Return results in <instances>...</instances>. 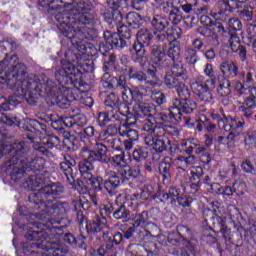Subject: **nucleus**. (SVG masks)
Listing matches in <instances>:
<instances>
[{
	"label": "nucleus",
	"instance_id": "f257e3e1",
	"mask_svg": "<svg viewBox=\"0 0 256 256\" xmlns=\"http://www.w3.org/2000/svg\"><path fill=\"white\" fill-rule=\"evenodd\" d=\"M63 193H65V186H63L61 182H50V184L43 186L37 192L30 193L28 196V201L34 205V209L37 211H39L41 207H44V209L36 213H31L27 207L20 206L18 208V213L22 217H25L26 221H35V219L41 221L51 233L63 231V229H67L69 225H56H61L63 221L61 215L63 211L64 213L69 211V203H53L54 201H57V198L61 197Z\"/></svg>",
	"mask_w": 256,
	"mask_h": 256
},
{
	"label": "nucleus",
	"instance_id": "f03ea898",
	"mask_svg": "<svg viewBox=\"0 0 256 256\" xmlns=\"http://www.w3.org/2000/svg\"><path fill=\"white\" fill-rule=\"evenodd\" d=\"M60 33L69 39L74 49L68 48L65 51L64 58L61 60V69L55 72V79L62 89H65L67 85L77 87L83 77V73L77 68V65H81L83 55L87 53L89 45L79 39L81 31L75 26L62 24L60 25Z\"/></svg>",
	"mask_w": 256,
	"mask_h": 256
},
{
	"label": "nucleus",
	"instance_id": "7ed1b4c3",
	"mask_svg": "<svg viewBox=\"0 0 256 256\" xmlns=\"http://www.w3.org/2000/svg\"><path fill=\"white\" fill-rule=\"evenodd\" d=\"M0 83L8 89L15 90V85L21 83L26 102L37 107L39 99L43 97V89L47 87L45 80L34 74L27 75V67L23 63L12 64L11 67L0 73Z\"/></svg>",
	"mask_w": 256,
	"mask_h": 256
},
{
	"label": "nucleus",
	"instance_id": "20e7f679",
	"mask_svg": "<svg viewBox=\"0 0 256 256\" xmlns=\"http://www.w3.org/2000/svg\"><path fill=\"white\" fill-rule=\"evenodd\" d=\"M22 235L25 241L20 247L24 255L30 256H65L69 253V247L55 240L51 241L45 230L39 229L37 223L27 222L22 225Z\"/></svg>",
	"mask_w": 256,
	"mask_h": 256
},
{
	"label": "nucleus",
	"instance_id": "39448f33",
	"mask_svg": "<svg viewBox=\"0 0 256 256\" xmlns=\"http://www.w3.org/2000/svg\"><path fill=\"white\" fill-rule=\"evenodd\" d=\"M83 13L79 12L77 9H70L56 12L54 14V19L57 21V27L59 33H61V25H67V27H76L79 29L81 35L78 37L85 45H88L87 49H91V43H87L85 40H83V37L85 39H88L89 41H95L97 37H99V32H97V29L95 28H88L86 32L83 33L81 31V25H91L93 21H95V14L91 12H87L89 10H81Z\"/></svg>",
	"mask_w": 256,
	"mask_h": 256
},
{
	"label": "nucleus",
	"instance_id": "423d86ee",
	"mask_svg": "<svg viewBox=\"0 0 256 256\" xmlns=\"http://www.w3.org/2000/svg\"><path fill=\"white\" fill-rule=\"evenodd\" d=\"M167 241L173 247L180 248L179 256H196L199 240L191 238V228L187 225L179 224L175 231L168 233Z\"/></svg>",
	"mask_w": 256,
	"mask_h": 256
},
{
	"label": "nucleus",
	"instance_id": "0eeeda50",
	"mask_svg": "<svg viewBox=\"0 0 256 256\" xmlns=\"http://www.w3.org/2000/svg\"><path fill=\"white\" fill-rule=\"evenodd\" d=\"M7 139V133L0 130V159H3L4 155H9L8 161L10 163H27L29 159L30 148L25 141H16L10 144Z\"/></svg>",
	"mask_w": 256,
	"mask_h": 256
},
{
	"label": "nucleus",
	"instance_id": "6e6552de",
	"mask_svg": "<svg viewBox=\"0 0 256 256\" xmlns=\"http://www.w3.org/2000/svg\"><path fill=\"white\" fill-rule=\"evenodd\" d=\"M131 37V29L127 25L120 24L118 32L105 30L103 33L104 40L99 44V51L104 57H107L109 51L113 49H125L127 40Z\"/></svg>",
	"mask_w": 256,
	"mask_h": 256
},
{
	"label": "nucleus",
	"instance_id": "1a4fd4ad",
	"mask_svg": "<svg viewBox=\"0 0 256 256\" xmlns=\"http://www.w3.org/2000/svg\"><path fill=\"white\" fill-rule=\"evenodd\" d=\"M153 41V31L148 28H142L137 32L136 41L133 43L131 51L134 53L133 59L136 63H143L147 57L145 47H149Z\"/></svg>",
	"mask_w": 256,
	"mask_h": 256
},
{
	"label": "nucleus",
	"instance_id": "9d476101",
	"mask_svg": "<svg viewBox=\"0 0 256 256\" xmlns=\"http://www.w3.org/2000/svg\"><path fill=\"white\" fill-rule=\"evenodd\" d=\"M187 79H189V76L183 64L174 63L171 69L165 73L163 83L167 89H175L182 82H186Z\"/></svg>",
	"mask_w": 256,
	"mask_h": 256
},
{
	"label": "nucleus",
	"instance_id": "9b49d317",
	"mask_svg": "<svg viewBox=\"0 0 256 256\" xmlns=\"http://www.w3.org/2000/svg\"><path fill=\"white\" fill-rule=\"evenodd\" d=\"M211 220L213 228H210L214 233H221L225 241H231V229L227 227V217L223 216L221 209L215 203L212 204Z\"/></svg>",
	"mask_w": 256,
	"mask_h": 256
},
{
	"label": "nucleus",
	"instance_id": "f8f14e48",
	"mask_svg": "<svg viewBox=\"0 0 256 256\" xmlns=\"http://www.w3.org/2000/svg\"><path fill=\"white\" fill-rule=\"evenodd\" d=\"M2 121L5 125L13 129H22L28 133H37V131H39V120L31 118L21 119L17 116H7V114H3Z\"/></svg>",
	"mask_w": 256,
	"mask_h": 256
},
{
	"label": "nucleus",
	"instance_id": "ddd939ff",
	"mask_svg": "<svg viewBox=\"0 0 256 256\" xmlns=\"http://www.w3.org/2000/svg\"><path fill=\"white\" fill-rule=\"evenodd\" d=\"M6 165L8 167V171H9V176L10 179L12 181H21V179H25V177H27L28 175V171H27V162H15V163H11L10 160H8L6 162Z\"/></svg>",
	"mask_w": 256,
	"mask_h": 256
},
{
	"label": "nucleus",
	"instance_id": "4468645a",
	"mask_svg": "<svg viewBox=\"0 0 256 256\" xmlns=\"http://www.w3.org/2000/svg\"><path fill=\"white\" fill-rule=\"evenodd\" d=\"M121 183H123L121 174L119 175L115 172H110L104 180V189L107 191L108 195L113 197V195H117Z\"/></svg>",
	"mask_w": 256,
	"mask_h": 256
},
{
	"label": "nucleus",
	"instance_id": "2eb2a0df",
	"mask_svg": "<svg viewBox=\"0 0 256 256\" xmlns=\"http://www.w3.org/2000/svg\"><path fill=\"white\" fill-rule=\"evenodd\" d=\"M115 203L116 207L113 213L114 219L117 221H122V223H128V221L131 219V210H129L124 200L121 201L119 198H117Z\"/></svg>",
	"mask_w": 256,
	"mask_h": 256
},
{
	"label": "nucleus",
	"instance_id": "dca6fc26",
	"mask_svg": "<svg viewBox=\"0 0 256 256\" xmlns=\"http://www.w3.org/2000/svg\"><path fill=\"white\" fill-rule=\"evenodd\" d=\"M26 171H28V173H33L36 175H44L45 159H43V157L31 158L29 156L26 162Z\"/></svg>",
	"mask_w": 256,
	"mask_h": 256
},
{
	"label": "nucleus",
	"instance_id": "f3484780",
	"mask_svg": "<svg viewBox=\"0 0 256 256\" xmlns=\"http://www.w3.org/2000/svg\"><path fill=\"white\" fill-rule=\"evenodd\" d=\"M63 240L65 243H68V245H71V247H78V249L87 251V243H85V241H87V237L83 234L76 237L75 234L68 232L64 234Z\"/></svg>",
	"mask_w": 256,
	"mask_h": 256
},
{
	"label": "nucleus",
	"instance_id": "a211bd4d",
	"mask_svg": "<svg viewBox=\"0 0 256 256\" xmlns=\"http://www.w3.org/2000/svg\"><path fill=\"white\" fill-rule=\"evenodd\" d=\"M149 56L156 67H163V61H165L167 53H165V48H163V46L154 44L150 47Z\"/></svg>",
	"mask_w": 256,
	"mask_h": 256
},
{
	"label": "nucleus",
	"instance_id": "6ab92c4d",
	"mask_svg": "<svg viewBox=\"0 0 256 256\" xmlns=\"http://www.w3.org/2000/svg\"><path fill=\"white\" fill-rule=\"evenodd\" d=\"M194 95L198 97L200 101H209L213 99L212 91L209 90V86L203 84V81H196L193 83Z\"/></svg>",
	"mask_w": 256,
	"mask_h": 256
},
{
	"label": "nucleus",
	"instance_id": "aec40b11",
	"mask_svg": "<svg viewBox=\"0 0 256 256\" xmlns=\"http://www.w3.org/2000/svg\"><path fill=\"white\" fill-rule=\"evenodd\" d=\"M122 100L124 103H122V107L126 109L124 112H120V115H123V117H126V121H129L131 117H133V113L129 111V106L133 105V89L131 88H124L122 92Z\"/></svg>",
	"mask_w": 256,
	"mask_h": 256
},
{
	"label": "nucleus",
	"instance_id": "412c9836",
	"mask_svg": "<svg viewBox=\"0 0 256 256\" xmlns=\"http://www.w3.org/2000/svg\"><path fill=\"white\" fill-rule=\"evenodd\" d=\"M26 180L25 183L30 189V191H35L37 187H45V185H50L51 183L45 184V175L44 174H33V173H28L26 175ZM40 188V189H41Z\"/></svg>",
	"mask_w": 256,
	"mask_h": 256
},
{
	"label": "nucleus",
	"instance_id": "4be33fe9",
	"mask_svg": "<svg viewBox=\"0 0 256 256\" xmlns=\"http://www.w3.org/2000/svg\"><path fill=\"white\" fill-rule=\"evenodd\" d=\"M102 239L105 243L106 249H113L115 245H121L125 238L123 233L115 232L114 234L110 235L109 232H103Z\"/></svg>",
	"mask_w": 256,
	"mask_h": 256
},
{
	"label": "nucleus",
	"instance_id": "5701e85b",
	"mask_svg": "<svg viewBox=\"0 0 256 256\" xmlns=\"http://www.w3.org/2000/svg\"><path fill=\"white\" fill-rule=\"evenodd\" d=\"M174 107L178 109L180 113L189 115V113H193L194 109H197V103H195V101H191L189 98L186 100L176 99L174 101Z\"/></svg>",
	"mask_w": 256,
	"mask_h": 256
},
{
	"label": "nucleus",
	"instance_id": "b1692460",
	"mask_svg": "<svg viewBox=\"0 0 256 256\" xmlns=\"http://www.w3.org/2000/svg\"><path fill=\"white\" fill-rule=\"evenodd\" d=\"M135 229V226L132 225L126 231H124L122 235L124 239L130 241V243H137V245H139V243H142L143 239H145V234H143L141 231L137 232Z\"/></svg>",
	"mask_w": 256,
	"mask_h": 256
},
{
	"label": "nucleus",
	"instance_id": "393cba45",
	"mask_svg": "<svg viewBox=\"0 0 256 256\" xmlns=\"http://www.w3.org/2000/svg\"><path fill=\"white\" fill-rule=\"evenodd\" d=\"M217 79H218L217 93L219 97H228V95H231V80L221 75H219Z\"/></svg>",
	"mask_w": 256,
	"mask_h": 256
},
{
	"label": "nucleus",
	"instance_id": "a878e982",
	"mask_svg": "<svg viewBox=\"0 0 256 256\" xmlns=\"http://www.w3.org/2000/svg\"><path fill=\"white\" fill-rule=\"evenodd\" d=\"M131 125H133V123H129V120H126V123L122 125L125 129L121 130V128H119V135L121 137H127L130 141H139V131L131 128Z\"/></svg>",
	"mask_w": 256,
	"mask_h": 256
},
{
	"label": "nucleus",
	"instance_id": "bb28decb",
	"mask_svg": "<svg viewBox=\"0 0 256 256\" xmlns=\"http://www.w3.org/2000/svg\"><path fill=\"white\" fill-rule=\"evenodd\" d=\"M145 143L148 145V147H152V149H154V151L157 153L167 151V143L163 139L148 136L145 138Z\"/></svg>",
	"mask_w": 256,
	"mask_h": 256
},
{
	"label": "nucleus",
	"instance_id": "cd10ccee",
	"mask_svg": "<svg viewBox=\"0 0 256 256\" xmlns=\"http://www.w3.org/2000/svg\"><path fill=\"white\" fill-rule=\"evenodd\" d=\"M120 177H122V183L125 184L128 181L139 182L141 178V170L139 168H128L127 170H123L120 173Z\"/></svg>",
	"mask_w": 256,
	"mask_h": 256
},
{
	"label": "nucleus",
	"instance_id": "c85d7f7f",
	"mask_svg": "<svg viewBox=\"0 0 256 256\" xmlns=\"http://www.w3.org/2000/svg\"><path fill=\"white\" fill-rule=\"evenodd\" d=\"M82 156L86 158L88 163H95L99 161L100 163H107V159L100 156L95 150H90L89 148L82 149Z\"/></svg>",
	"mask_w": 256,
	"mask_h": 256
},
{
	"label": "nucleus",
	"instance_id": "c756f323",
	"mask_svg": "<svg viewBox=\"0 0 256 256\" xmlns=\"http://www.w3.org/2000/svg\"><path fill=\"white\" fill-rule=\"evenodd\" d=\"M126 72L129 79L139 81L140 83H142V81H147V74L135 66H129L126 68Z\"/></svg>",
	"mask_w": 256,
	"mask_h": 256
},
{
	"label": "nucleus",
	"instance_id": "7c9ffc66",
	"mask_svg": "<svg viewBox=\"0 0 256 256\" xmlns=\"http://www.w3.org/2000/svg\"><path fill=\"white\" fill-rule=\"evenodd\" d=\"M104 105H106V107H110V109H117L119 113H123L121 111V107H123V102H121V98H119V95L115 93H110L106 97Z\"/></svg>",
	"mask_w": 256,
	"mask_h": 256
},
{
	"label": "nucleus",
	"instance_id": "2f4dec72",
	"mask_svg": "<svg viewBox=\"0 0 256 256\" xmlns=\"http://www.w3.org/2000/svg\"><path fill=\"white\" fill-rule=\"evenodd\" d=\"M126 21L132 29H140L143 25V16L137 12H129L126 15Z\"/></svg>",
	"mask_w": 256,
	"mask_h": 256
},
{
	"label": "nucleus",
	"instance_id": "473e14b6",
	"mask_svg": "<svg viewBox=\"0 0 256 256\" xmlns=\"http://www.w3.org/2000/svg\"><path fill=\"white\" fill-rule=\"evenodd\" d=\"M169 49L167 55L172 61H177L181 57V44L177 41V38L169 41Z\"/></svg>",
	"mask_w": 256,
	"mask_h": 256
},
{
	"label": "nucleus",
	"instance_id": "72a5a7b5",
	"mask_svg": "<svg viewBox=\"0 0 256 256\" xmlns=\"http://www.w3.org/2000/svg\"><path fill=\"white\" fill-rule=\"evenodd\" d=\"M101 81L104 89H119V79L109 72L103 74Z\"/></svg>",
	"mask_w": 256,
	"mask_h": 256
},
{
	"label": "nucleus",
	"instance_id": "f704fd0d",
	"mask_svg": "<svg viewBox=\"0 0 256 256\" xmlns=\"http://www.w3.org/2000/svg\"><path fill=\"white\" fill-rule=\"evenodd\" d=\"M52 104L57 105V107H60V109H69V107H71V103L69 102L62 90L54 95V97L52 98Z\"/></svg>",
	"mask_w": 256,
	"mask_h": 256
},
{
	"label": "nucleus",
	"instance_id": "c9c22d12",
	"mask_svg": "<svg viewBox=\"0 0 256 256\" xmlns=\"http://www.w3.org/2000/svg\"><path fill=\"white\" fill-rule=\"evenodd\" d=\"M151 25L156 31L161 33V31H165V29L169 27V20L161 15H154L151 20Z\"/></svg>",
	"mask_w": 256,
	"mask_h": 256
},
{
	"label": "nucleus",
	"instance_id": "e433bc0d",
	"mask_svg": "<svg viewBox=\"0 0 256 256\" xmlns=\"http://www.w3.org/2000/svg\"><path fill=\"white\" fill-rule=\"evenodd\" d=\"M146 85H151L155 87V85H159L161 83V79L157 75V68H149L146 71V80H144Z\"/></svg>",
	"mask_w": 256,
	"mask_h": 256
},
{
	"label": "nucleus",
	"instance_id": "4c0bfd02",
	"mask_svg": "<svg viewBox=\"0 0 256 256\" xmlns=\"http://www.w3.org/2000/svg\"><path fill=\"white\" fill-rule=\"evenodd\" d=\"M149 221V212L144 210L139 214H136V217L132 218V226L136 229L138 227H145Z\"/></svg>",
	"mask_w": 256,
	"mask_h": 256
},
{
	"label": "nucleus",
	"instance_id": "58836bf2",
	"mask_svg": "<svg viewBox=\"0 0 256 256\" xmlns=\"http://www.w3.org/2000/svg\"><path fill=\"white\" fill-rule=\"evenodd\" d=\"M65 1L67 0H38V5L40 7L46 8L48 7L49 11H58V9H61V5L57 4L55 6H51L53 5V3H64L65 5Z\"/></svg>",
	"mask_w": 256,
	"mask_h": 256
},
{
	"label": "nucleus",
	"instance_id": "ea45409f",
	"mask_svg": "<svg viewBox=\"0 0 256 256\" xmlns=\"http://www.w3.org/2000/svg\"><path fill=\"white\" fill-rule=\"evenodd\" d=\"M178 97L180 98V101L191 99V91H189V88L185 85V82L180 83V85L175 87Z\"/></svg>",
	"mask_w": 256,
	"mask_h": 256
},
{
	"label": "nucleus",
	"instance_id": "a19ab883",
	"mask_svg": "<svg viewBox=\"0 0 256 256\" xmlns=\"http://www.w3.org/2000/svg\"><path fill=\"white\" fill-rule=\"evenodd\" d=\"M149 157V152H147V148L138 147L133 151V159L137 163H141V161H145Z\"/></svg>",
	"mask_w": 256,
	"mask_h": 256
},
{
	"label": "nucleus",
	"instance_id": "79ce46f5",
	"mask_svg": "<svg viewBox=\"0 0 256 256\" xmlns=\"http://www.w3.org/2000/svg\"><path fill=\"white\" fill-rule=\"evenodd\" d=\"M154 109L149 103L142 102L138 105V113L143 115V117H153Z\"/></svg>",
	"mask_w": 256,
	"mask_h": 256
},
{
	"label": "nucleus",
	"instance_id": "37998d69",
	"mask_svg": "<svg viewBox=\"0 0 256 256\" xmlns=\"http://www.w3.org/2000/svg\"><path fill=\"white\" fill-rule=\"evenodd\" d=\"M86 229L90 233H101L103 229V226H101V218L97 217L96 220L90 221V223L86 225Z\"/></svg>",
	"mask_w": 256,
	"mask_h": 256
},
{
	"label": "nucleus",
	"instance_id": "c03bdc74",
	"mask_svg": "<svg viewBox=\"0 0 256 256\" xmlns=\"http://www.w3.org/2000/svg\"><path fill=\"white\" fill-rule=\"evenodd\" d=\"M88 185H91L92 189H94L95 193H98V191H103L104 189V180L101 176H94Z\"/></svg>",
	"mask_w": 256,
	"mask_h": 256
},
{
	"label": "nucleus",
	"instance_id": "a18cd8bd",
	"mask_svg": "<svg viewBox=\"0 0 256 256\" xmlns=\"http://www.w3.org/2000/svg\"><path fill=\"white\" fill-rule=\"evenodd\" d=\"M51 127L56 131H59V133H63L64 137H71V133L69 131H65V128H63V118L52 120Z\"/></svg>",
	"mask_w": 256,
	"mask_h": 256
},
{
	"label": "nucleus",
	"instance_id": "49530a36",
	"mask_svg": "<svg viewBox=\"0 0 256 256\" xmlns=\"http://www.w3.org/2000/svg\"><path fill=\"white\" fill-rule=\"evenodd\" d=\"M23 99H25V94H13L8 96L7 101L10 107H17V105H21L23 103Z\"/></svg>",
	"mask_w": 256,
	"mask_h": 256
},
{
	"label": "nucleus",
	"instance_id": "de8ad7c7",
	"mask_svg": "<svg viewBox=\"0 0 256 256\" xmlns=\"http://www.w3.org/2000/svg\"><path fill=\"white\" fill-rule=\"evenodd\" d=\"M151 99L154 101V103H157V105H164V103H167V97L165 96V93L161 91H153L151 94Z\"/></svg>",
	"mask_w": 256,
	"mask_h": 256
},
{
	"label": "nucleus",
	"instance_id": "09e8293b",
	"mask_svg": "<svg viewBox=\"0 0 256 256\" xmlns=\"http://www.w3.org/2000/svg\"><path fill=\"white\" fill-rule=\"evenodd\" d=\"M197 33L202 35V37H206V38L212 37V39H217V34H215V31H213V29L206 26V24L204 26L198 27Z\"/></svg>",
	"mask_w": 256,
	"mask_h": 256
},
{
	"label": "nucleus",
	"instance_id": "8fccbe9b",
	"mask_svg": "<svg viewBox=\"0 0 256 256\" xmlns=\"http://www.w3.org/2000/svg\"><path fill=\"white\" fill-rule=\"evenodd\" d=\"M112 117H115V114H111L110 112H100L98 114V125L100 127H105V125L111 121Z\"/></svg>",
	"mask_w": 256,
	"mask_h": 256
},
{
	"label": "nucleus",
	"instance_id": "3c124183",
	"mask_svg": "<svg viewBox=\"0 0 256 256\" xmlns=\"http://www.w3.org/2000/svg\"><path fill=\"white\" fill-rule=\"evenodd\" d=\"M86 184L87 182L78 179L75 183V186H73L72 189L78 191L80 195H87V193H89V187Z\"/></svg>",
	"mask_w": 256,
	"mask_h": 256
},
{
	"label": "nucleus",
	"instance_id": "603ef678",
	"mask_svg": "<svg viewBox=\"0 0 256 256\" xmlns=\"http://www.w3.org/2000/svg\"><path fill=\"white\" fill-rule=\"evenodd\" d=\"M125 3H127V0H106V5L111 11H119Z\"/></svg>",
	"mask_w": 256,
	"mask_h": 256
},
{
	"label": "nucleus",
	"instance_id": "864d4df0",
	"mask_svg": "<svg viewBox=\"0 0 256 256\" xmlns=\"http://www.w3.org/2000/svg\"><path fill=\"white\" fill-rule=\"evenodd\" d=\"M123 23V14L119 10L112 11V22L110 27H119Z\"/></svg>",
	"mask_w": 256,
	"mask_h": 256
},
{
	"label": "nucleus",
	"instance_id": "5fc2aeb1",
	"mask_svg": "<svg viewBox=\"0 0 256 256\" xmlns=\"http://www.w3.org/2000/svg\"><path fill=\"white\" fill-rule=\"evenodd\" d=\"M205 151H207V148L198 147L195 149V154L201 155V153H203L202 163H205V165H209V163H211V154H209Z\"/></svg>",
	"mask_w": 256,
	"mask_h": 256
},
{
	"label": "nucleus",
	"instance_id": "6e6d98bb",
	"mask_svg": "<svg viewBox=\"0 0 256 256\" xmlns=\"http://www.w3.org/2000/svg\"><path fill=\"white\" fill-rule=\"evenodd\" d=\"M78 169L81 175H84L85 173H89L93 169V164L88 163L87 159L84 158L83 162H79Z\"/></svg>",
	"mask_w": 256,
	"mask_h": 256
},
{
	"label": "nucleus",
	"instance_id": "4d7b16f0",
	"mask_svg": "<svg viewBox=\"0 0 256 256\" xmlns=\"http://www.w3.org/2000/svg\"><path fill=\"white\" fill-rule=\"evenodd\" d=\"M132 99L136 105H141L143 103V99H145V94H143L139 89H132Z\"/></svg>",
	"mask_w": 256,
	"mask_h": 256
},
{
	"label": "nucleus",
	"instance_id": "13d9d810",
	"mask_svg": "<svg viewBox=\"0 0 256 256\" xmlns=\"http://www.w3.org/2000/svg\"><path fill=\"white\" fill-rule=\"evenodd\" d=\"M239 137V132L230 131L228 136L226 137V146L228 149H232L235 147V138Z\"/></svg>",
	"mask_w": 256,
	"mask_h": 256
},
{
	"label": "nucleus",
	"instance_id": "bf43d9fd",
	"mask_svg": "<svg viewBox=\"0 0 256 256\" xmlns=\"http://www.w3.org/2000/svg\"><path fill=\"white\" fill-rule=\"evenodd\" d=\"M241 169L244 173H251L252 175L255 174V166H253V163L249 159L242 162Z\"/></svg>",
	"mask_w": 256,
	"mask_h": 256
},
{
	"label": "nucleus",
	"instance_id": "052dcab7",
	"mask_svg": "<svg viewBox=\"0 0 256 256\" xmlns=\"http://www.w3.org/2000/svg\"><path fill=\"white\" fill-rule=\"evenodd\" d=\"M176 201L178 205L181 207H191V203H193V199L185 196V195H180L176 198Z\"/></svg>",
	"mask_w": 256,
	"mask_h": 256
},
{
	"label": "nucleus",
	"instance_id": "680f3d73",
	"mask_svg": "<svg viewBox=\"0 0 256 256\" xmlns=\"http://www.w3.org/2000/svg\"><path fill=\"white\" fill-rule=\"evenodd\" d=\"M244 143L248 147H252V145H256V135L255 132H247L244 136Z\"/></svg>",
	"mask_w": 256,
	"mask_h": 256
},
{
	"label": "nucleus",
	"instance_id": "e2e57ef3",
	"mask_svg": "<svg viewBox=\"0 0 256 256\" xmlns=\"http://www.w3.org/2000/svg\"><path fill=\"white\" fill-rule=\"evenodd\" d=\"M238 15L240 19H245L246 21H252L253 19V12L249 11V7L244 6V9L238 11Z\"/></svg>",
	"mask_w": 256,
	"mask_h": 256
},
{
	"label": "nucleus",
	"instance_id": "0e129e2a",
	"mask_svg": "<svg viewBox=\"0 0 256 256\" xmlns=\"http://www.w3.org/2000/svg\"><path fill=\"white\" fill-rule=\"evenodd\" d=\"M187 53L188 54H187L186 60L188 61V63L190 65H195V63H197V61H198L197 50L191 48V49H188Z\"/></svg>",
	"mask_w": 256,
	"mask_h": 256
},
{
	"label": "nucleus",
	"instance_id": "69168bd1",
	"mask_svg": "<svg viewBox=\"0 0 256 256\" xmlns=\"http://www.w3.org/2000/svg\"><path fill=\"white\" fill-rule=\"evenodd\" d=\"M94 150L98 155L102 156L104 159H107V146L103 143H96Z\"/></svg>",
	"mask_w": 256,
	"mask_h": 256
},
{
	"label": "nucleus",
	"instance_id": "338daca9",
	"mask_svg": "<svg viewBox=\"0 0 256 256\" xmlns=\"http://www.w3.org/2000/svg\"><path fill=\"white\" fill-rule=\"evenodd\" d=\"M181 193V190L177 188H170L168 191V195H170V205H176L177 204V197H179ZM176 197V199H175Z\"/></svg>",
	"mask_w": 256,
	"mask_h": 256
},
{
	"label": "nucleus",
	"instance_id": "774afa93",
	"mask_svg": "<svg viewBox=\"0 0 256 256\" xmlns=\"http://www.w3.org/2000/svg\"><path fill=\"white\" fill-rule=\"evenodd\" d=\"M115 213V207L113 205L107 206L104 205L102 208H100V214L105 215L102 217V219L105 220V217H109V215Z\"/></svg>",
	"mask_w": 256,
	"mask_h": 256
}]
</instances>
